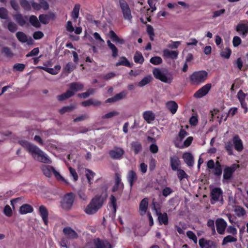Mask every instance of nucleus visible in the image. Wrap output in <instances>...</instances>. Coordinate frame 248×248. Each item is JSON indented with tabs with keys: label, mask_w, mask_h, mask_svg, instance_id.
Here are the masks:
<instances>
[{
	"label": "nucleus",
	"mask_w": 248,
	"mask_h": 248,
	"mask_svg": "<svg viewBox=\"0 0 248 248\" xmlns=\"http://www.w3.org/2000/svg\"><path fill=\"white\" fill-rule=\"evenodd\" d=\"M166 107L172 114H174L177 109L178 105L174 101H170L166 103Z\"/></svg>",
	"instance_id": "34"
},
{
	"label": "nucleus",
	"mask_w": 248,
	"mask_h": 248,
	"mask_svg": "<svg viewBox=\"0 0 248 248\" xmlns=\"http://www.w3.org/2000/svg\"><path fill=\"white\" fill-rule=\"evenodd\" d=\"M108 46L110 49L112 51V56L113 58H116L118 56V50L116 46L112 44L110 40H108L107 42Z\"/></svg>",
	"instance_id": "38"
},
{
	"label": "nucleus",
	"mask_w": 248,
	"mask_h": 248,
	"mask_svg": "<svg viewBox=\"0 0 248 248\" xmlns=\"http://www.w3.org/2000/svg\"><path fill=\"white\" fill-rule=\"evenodd\" d=\"M14 19L21 26H23L26 24V20L21 14L15 15L14 16Z\"/></svg>",
	"instance_id": "39"
},
{
	"label": "nucleus",
	"mask_w": 248,
	"mask_h": 248,
	"mask_svg": "<svg viewBox=\"0 0 248 248\" xmlns=\"http://www.w3.org/2000/svg\"><path fill=\"white\" fill-rule=\"evenodd\" d=\"M76 64H73L71 62H68L64 67V69L68 73H70L76 68Z\"/></svg>",
	"instance_id": "59"
},
{
	"label": "nucleus",
	"mask_w": 248,
	"mask_h": 248,
	"mask_svg": "<svg viewBox=\"0 0 248 248\" xmlns=\"http://www.w3.org/2000/svg\"><path fill=\"white\" fill-rule=\"evenodd\" d=\"M231 52L232 51L231 49L228 47H226L222 50L220 54L222 57L225 59H229L230 58Z\"/></svg>",
	"instance_id": "51"
},
{
	"label": "nucleus",
	"mask_w": 248,
	"mask_h": 248,
	"mask_svg": "<svg viewBox=\"0 0 248 248\" xmlns=\"http://www.w3.org/2000/svg\"><path fill=\"white\" fill-rule=\"evenodd\" d=\"M95 248H112L111 244L106 240H101L98 238L93 240Z\"/></svg>",
	"instance_id": "11"
},
{
	"label": "nucleus",
	"mask_w": 248,
	"mask_h": 248,
	"mask_svg": "<svg viewBox=\"0 0 248 248\" xmlns=\"http://www.w3.org/2000/svg\"><path fill=\"white\" fill-rule=\"evenodd\" d=\"M74 199L75 197L73 193H69L66 194L61 202V207L64 210H70L73 204Z\"/></svg>",
	"instance_id": "7"
},
{
	"label": "nucleus",
	"mask_w": 248,
	"mask_h": 248,
	"mask_svg": "<svg viewBox=\"0 0 248 248\" xmlns=\"http://www.w3.org/2000/svg\"><path fill=\"white\" fill-rule=\"evenodd\" d=\"M68 239L67 237L62 238L60 242L61 246L66 248H69L70 245Z\"/></svg>",
	"instance_id": "64"
},
{
	"label": "nucleus",
	"mask_w": 248,
	"mask_h": 248,
	"mask_svg": "<svg viewBox=\"0 0 248 248\" xmlns=\"http://www.w3.org/2000/svg\"><path fill=\"white\" fill-rule=\"evenodd\" d=\"M109 204L110 206L113 207V213L115 215L116 212L117 205H116V199L113 195H111L110 197Z\"/></svg>",
	"instance_id": "50"
},
{
	"label": "nucleus",
	"mask_w": 248,
	"mask_h": 248,
	"mask_svg": "<svg viewBox=\"0 0 248 248\" xmlns=\"http://www.w3.org/2000/svg\"><path fill=\"white\" fill-rule=\"evenodd\" d=\"M119 4L124 19L131 21L132 16L131 10L127 3L124 0H119Z\"/></svg>",
	"instance_id": "9"
},
{
	"label": "nucleus",
	"mask_w": 248,
	"mask_h": 248,
	"mask_svg": "<svg viewBox=\"0 0 248 248\" xmlns=\"http://www.w3.org/2000/svg\"><path fill=\"white\" fill-rule=\"evenodd\" d=\"M124 188L123 184L121 183V176L118 173L115 174V183L112 187V191L116 192L119 189L123 190Z\"/></svg>",
	"instance_id": "22"
},
{
	"label": "nucleus",
	"mask_w": 248,
	"mask_h": 248,
	"mask_svg": "<svg viewBox=\"0 0 248 248\" xmlns=\"http://www.w3.org/2000/svg\"><path fill=\"white\" fill-rule=\"evenodd\" d=\"M158 216V219L160 224H164L167 225L168 223V218L166 213H161V212L156 213Z\"/></svg>",
	"instance_id": "31"
},
{
	"label": "nucleus",
	"mask_w": 248,
	"mask_h": 248,
	"mask_svg": "<svg viewBox=\"0 0 248 248\" xmlns=\"http://www.w3.org/2000/svg\"><path fill=\"white\" fill-rule=\"evenodd\" d=\"M81 105L83 107H88L92 105L95 107H98L101 105V102L97 100L91 98L89 100L82 102L81 103Z\"/></svg>",
	"instance_id": "26"
},
{
	"label": "nucleus",
	"mask_w": 248,
	"mask_h": 248,
	"mask_svg": "<svg viewBox=\"0 0 248 248\" xmlns=\"http://www.w3.org/2000/svg\"><path fill=\"white\" fill-rule=\"evenodd\" d=\"M74 95V92L68 90L65 93L57 96V98L59 101H62L73 96Z\"/></svg>",
	"instance_id": "33"
},
{
	"label": "nucleus",
	"mask_w": 248,
	"mask_h": 248,
	"mask_svg": "<svg viewBox=\"0 0 248 248\" xmlns=\"http://www.w3.org/2000/svg\"><path fill=\"white\" fill-rule=\"evenodd\" d=\"M38 156L39 158H38V160L43 163L46 164H50L51 162L50 159L48 157V156L44 154L42 151V154H41V155H38Z\"/></svg>",
	"instance_id": "45"
},
{
	"label": "nucleus",
	"mask_w": 248,
	"mask_h": 248,
	"mask_svg": "<svg viewBox=\"0 0 248 248\" xmlns=\"http://www.w3.org/2000/svg\"><path fill=\"white\" fill-rule=\"evenodd\" d=\"M61 68V67L60 65H56L53 68H48L46 69V72L52 75H56L60 70Z\"/></svg>",
	"instance_id": "53"
},
{
	"label": "nucleus",
	"mask_w": 248,
	"mask_h": 248,
	"mask_svg": "<svg viewBox=\"0 0 248 248\" xmlns=\"http://www.w3.org/2000/svg\"><path fill=\"white\" fill-rule=\"evenodd\" d=\"M70 91L76 92L79 91H82L84 88V85L79 82H73L69 85Z\"/></svg>",
	"instance_id": "27"
},
{
	"label": "nucleus",
	"mask_w": 248,
	"mask_h": 248,
	"mask_svg": "<svg viewBox=\"0 0 248 248\" xmlns=\"http://www.w3.org/2000/svg\"><path fill=\"white\" fill-rule=\"evenodd\" d=\"M234 211L238 217H242L246 214L244 209L240 206H235Z\"/></svg>",
	"instance_id": "48"
},
{
	"label": "nucleus",
	"mask_w": 248,
	"mask_h": 248,
	"mask_svg": "<svg viewBox=\"0 0 248 248\" xmlns=\"http://www.w3.org/2000/svg\"><path fill=\"white\" fill-rule=\"evenodd\" d=\"M207 166L209 169L213 170V173L217 176H220L222 172V167L215 166V162L210 159L207 163Z\"/></svg>",
	"instance_id": "10"
},
{
	"label": "nucleus",
	"mask_w": 248,
	"mask_h": 248,
	"mask_svg": "<svg viewBox=\"0 0 248 248\" xmlns=\"http://www.w3.org/2000/svg\"><path fill=\"white\" fill-rule=\"evenodd\" d=\"M19 143L29 153H31L33 156L34 155H38L42 154V150L37 146L26 140H21L19 141Z\"/></svg>",
	"instance_id": "6"
},
{
	"label": "nucleus",
	"mask_w": 248,
	"mask_h": 248,
	"mask_svg": "<svg viewBox=\"0 0 248 248\" xmlns=\"http://www.w3.org/2000/svg\"><path fill=\"white\" fill-rule=\"evenodd\" d=\"M126 93L124 92H122L118 94H116L114 97L116 102L119 101L126 96Z\"/></svg>",
	"instance_id": "63"
},
{
	"label": "nucleus",
	"mask_w": 248,
	"mask_h": 248,
	"mask_svg": "<svg viewBox=\"0 0 248 248\" xmlns=\"http://www.w3.org/2000/svg\"><path fill=\"white\" fill-rule=\"evenodd\" d=\"M127 180L131 187L133 186L134 183L137 180V175L135 171L133 170H130L127 174Z\"/></svg>",
	"instance_id": "29"
},
{
	"label": "nucleus",
	"mask_w": 248,
	"mask_h": 248,
	"mask_svg": "<svg viewBox=\"0 0 248 248\" xmlns=\"http://www.w3.org/2000/svg\"><path fill=\"white\" fill-rule=\"evenodd\" d=\"M187 236L192 240L195 243H197V238L196 235L192 231H189L186 232Z\"/></svg>",
	"instance_id": "60"
},
{
	"label": "nucleus",
	"mask_w": 248,
	"mask_h": 248,
	"mask_svg": "<svg viewBox=\"0 0 248 248\" xmlns=\"http://www.w3.org/2000/svg\"><path fill=\"white\" fill-rule=\"evenodd\" d=\"M211 88V84H207L198 90L194 94V97L200 98L205 95L210 91Z\"/></svg>",
	"instance_id": "12"
},
{
	"label": "nucleus",
	"mask_w": 248,
	"mask_h": 248,
	"mask_svg": "<svg viewBox=\"0 0 248 248\" xmlns=\"http://www.w3.org/2000/svg\"><path fill=\"white\" fill-rule=\"evenodd\" d=\"M19 143L29 153H31L33 156L34 155H38L42 154V150L37 146L26 140H21L19 141Z\"/></svg>",
	"instance_id": "5"
},
{
	"label": "nucleus",
	"mask_w": 248,
	"mask_h": 248,
	"mask_svg": "<svg viewBox=\"0 0 248 248\" xmlns=\"http://www.w3.org/2000/svg\"><path fill=\"white\" fill-rule=\"evenodd\" d=\"M134 62L137 63L142 64L144 62V58L139 51H136L134 56Z\"/></svg>",
	"instance_id": "41"
},
{
	"label": "nucleus",
	"mask_w": 248,
	"mask_h": 248,
	"mask_svg": "<svg viewBox=\"0 0 248 248\" xmlns=\"http://www.w3.org/2000/svg\"><path fill=\"white\" fill-rule=\"evenodd\" d=\"M148 207V199H143L140 203L139 208L141 215L145 214Z\"/></svg>",
	"instance_id": "25"
},
{
	"label": "nucleus",
	"mask_w": 248,
	"mask_h": 248,
	"mask_svg": "<svg viewBox=\"0 0 248 248\" xmlns=\"http://www.w3.org/2000/svg\"><path fill=\"white\" fill-rule=\"evenodd\" d=\"M199 244L201 248H217V244L211 240H207L201 238L199 241Z\"/></svg>",
	"instance_id": "16"
},
{
	"label": "nucleus",
	"mask_w": 248,
	"mask_h": 248,
	"mask_svg": "<svg viewBox=\"0 0 248 248\" xmlns=\"http://www.w3.org/2000/svg\"><path fill=\"white\" fill-rule=\"evenodd\" d=\"M216 225L217 232L223 234L227 226V222L223 218H217L216 221Z\"/></svg>",
	"instance_id": "13"
},
{
	"label": "nucleus",
	"mask_w": 248,
	"mask_h": 248,
	"mask_svg": "<svg viewBox=\"0 0 248 248\" xmlns=\"http://www.w3.org/2000/svg\"><path fill=\"white\" fill-rule=\"evenodd\" d=\"M1 53L8 58H12L14 56V53L11 48L7 46H4L2 48Z\"/></svg>",
	"instance_id": "44"
},
{
	"label": "nucleus",
	"mask_w": 248,
	"mask_h": 248,
	"mask_svg": "<svg viewBox=\"0 0 248 248\" xmlns=\"http://www.w3.org/2000/svg\"><path fill=\"white\" fill-rule=\"evenodd\" d=\"M0 18L4 19L8 18V11L4 8H0Z\"/></svg>",
	"instance_id": "58"
},
{
	"label": "nucleus",
	"mask_w": 248,
	"mask_h": 248,
	"mask_svg": "<svg viewBox=\"0 0 248 248\" xmlns=\"http://www.w3.org/2000/svg\"><path fill=\"white\" fill-rule=\"evenodd\" d=\"M39 212L45 224L47 225L48 223V213L46 208L44 205L40 206L39 208Z\"/></svg>",
	"instance_id": "23"
},
{
	"label": "nucleus",
	"mask_w": 248,
	"mask_h": 248,
	"mask_svg": "<svg viewBox=\"0 0 248 248\" xmlns=\"http://www.w3.org/2000/svg\"><path fill=\"white\" fill-rule=\"evenodd\" d=\"M119 115V113L116 111H112L111 112H109L105 115L102 116V119H109L112 118L113 117Z\"/></svg>",
	"instance_id": "54"
},
{
	"label": "nucleus",
	"mask_w": 248,
	"mask_h": 248,
	"mask_svg": "<svg viewBox=\"0 0 248 248\" xmlns=\"http://www.w3.org/2000/svg\"><path fill=\"white\" fill-rule=\"evenodd\" d=\"M152 204L153 205V209L155 210L156 214L160 212V205L156 202L155 199L152 200Z\"/></svg>",
	"instance_id": "61"
},
{
	"label": "nucleus",
	"mask_w": 248,
	"mask_h": 248,
	"mask_svg": "<svg viewBox=\"0 0 248 248\" xmlns=\"http://www.w3.org/2000/svg\"><path fill=\"white\" fill-rule=\"evenodd\" d=\"M30 22L31 24L34 27L36 28H40L41 26L40 23L37 18V17L35 16H30Z\"/></svg>",
	"instance_id": "46"
},
{
	"label": "nucleus",
	"mask_w": 248,
	"mask_h": 248,
	"mask_svg": "<svg viewBox=\"0 0 248 248\" xmlns=\"http://www.w3.org/2000/svg\"><path fill=\"white\" fill-rule=\"evenodd\" d=\"M153 74L155 78L164 83L170 84L173 80L172 75L167 70L161 71L158 68H155Z\"/></svg>",
	"instance_id": "2"
},
{
	"label": "nucleus",
	"mask_w": 248,
	"mask_h": 248,
	"mask_svg": "<svg viewBox=\"0 0 248 248\" xmlns=\"http://www.w3.org/2000/svg\"><path fill=\"white\" fill-rule=\"evenodd\" d=\"M170 165L173 170H176L179 169L180 166V161L176 155H173L170 157Z\"/></svg>",
	"instance_id": "19"
},
{
	"label": "nucleus",
	"mask_w": 248,
	"mask_h": 248,
	"mask_svg": "<svg viewBox=\"0 0 248 248\" xmlns=\"http://www.w3.org/2000/svg\"><path fill=\"white\" fill-rule=\"evenodd\" d=\"M232 142L234 149L238 152H241L243 148V145L242 140L238 135H235L232 139Z\"/></svg>",
	"instance_id": "17"
},
{
	"label": "nucleus",
	"mask_w": 248,
	"mask_h": 248,
	"mask_svg": "<svg viewBox=\"0 0 248 248\" xmlns=\"http://www.w3.org/2000/svg\"><path fill=\"white\" fill-rule=\"evenodd\" d=\"M183 158L185 163L189 166L192 167L194 164V158L190 153H185L183 155Z\"/></svg>",
	"instance_id": "24"
},
{
	"label": "nucleus",
	"mask_w": 248,
	"mask_h": 248,
	"mask_svg": "<svg viewBox=\"0 0 248 248\" xmlns=\"http://www.w3.org/2000/svg\"><path fill=\"white\" fill-rule=\"evenodd\" d=\"M163 57L166 58L176 59L178 57V52L177 51L170 50L165 49L163 50Z\"/></svg>",
	"instance_id": "21"
},
{
	"label": "nucleus",
	"mask_w": 248,
	"mask_h": 248,
	"mask_svg": "<svg viewBox=\"0 0 248 248\" xmlns=\"http://www.w3.org/2000/svg\"><path fill=\"white\" fill-rule=\"evenodd\" d=\"M153 79V78L151 75L144 77L138 83V86L140 87H143L149 84Z\"/></svg>",
	"instance_id": "40"
},
{
	"label": "nucleus",
	"mask_w": 248,
	"mask_h": 248,
	"mask_svg": "<svg viewBox=\"0 0 248 248\" xmlns=\"http://www.w3.org/2000/svg\"><path fill=\"white\" fill-rule=\"evenodd\" d=\"M143 117L148 123H150L155 120V115L151 111H146L143 113Z\"/></svg>",
	"instance_id": "32"
},
{
	"label": "nucleus",
	"mask_w": 248,
	"mask_h": 248,
	"mask_svg": "<svg viewBox=\"0 0 248 248\" xmlns=\"http://www.w3.org/2000/svg\"><path fill=\"white\" fill-rule=\"evenodd\" d=\"M124 150L120 147H115L109 152L110 156L114 159L121 158L124 154Z\"/></svg>",
	"instance_id": "15"
},
{
	"label": "nucleus",
	"mask_w": 248,
	"mask_h": 248,
	"mask_svg": "<svg viewBox=\"0 0 248 248\" xmlns=\"http://www.w3.org/2000/svg\"><path fill=\"white\" fill-rule=\"evenodd\" d=\"M33 211L32 207L28 204H24L22 205L19 209V213L22 214H26L32 213Z\"/></svg>",
	"instance_id": "28"
},
{
	"label": "nucleus",
	"mask_w": 248,
	"mask_h": 248,
	"mask_svg": "<svg viewBox=\"0 0 248 248\" xmlns=\"http://www.w3.org/2000/svg\"><path fill=\"white\" fill-rule=\"evenodd\" d=\"M3 213L7 217H11L12 215V211L9 205H6L3 209Z\"/></svg>",
	"instance_id": "62"
},
{
	"label": "nucleus",
	"mask_w": 248,
	"mask_h": 248,
	"mask_svg": "<svg viewBox=\"0 0 248 248\" xmlns=\"http://www.w3.org/2000/svg\"><path fill=\"white\" fill-rule=\"evenodd\" d=\"M109 34L111 39L113 42L119 43L121 45L124 43V40L123 38H119L112 30L109 31Z\"/></svg>",
	"instance_id": "30"
},
{
	"label": "nucleus",
	"mask_w": 248,
	"mask_h": 248,
	"mask_svg": "<svg viewBox=\"0 0 248 248\" xmlns=\"http://www.w3.org/2000/svg\"><path fill=\"white\" fill-rule=\"evenodd\" d=\"M16 36L17 39L22 43H26L28 42V37L23 32H17L16 33Z\"/></svg>",
	"instance_id": "43"
},
{
	"label": "nucleus",
	"mask_w": 248,
	"mask_h": 248,
	"mask_svg": "<svg viewBox=\"0 0 248 248\" xmlns=\"http://www.w3.org/2000/svg\"><path fill=\"white\" fill-rule=\"evenodd\" d=\"M21 6L26 10H30L31 7L30 3L27 0H19Z\"/></svg>",
	"instance_id": "55"
},
{
	"label": "nucleus",
	"mask_w": 248,
	"mask_h": 248,
	"mask_svg": "<svg viewBox=\"0 0 248 248\" xmlns=\"http://www.w3.org/2000/svg\"><path fill=\"white\" fill-rule=\"evenodd\" d=\"M105 198L101 196H96L90 202L84 211L88 215L95 214L103 205Z\"/></svg>",
	"instance_id": "1"
},
{
	"label": "nucleus",
	"mask_w": 248,
	"mask_h": 248,
	"mask_svg": "<svg viewBox=\"0 0 248 248\" xmlns=\"http://www.w3.org/2000/svg\"><path fill=\"white\" fill-rule=\"evenodd\" d=\"M41 169L44 174L46 177H50L53 173L58 180L62 182L65 184L68 183L66 180L59 173V172L56 171L53 167L49 165H43L41 166Z\"/></svg>",
	"instance_id": "3"
},
{
	"label": "nucleus",
	"mask_w": 248,
	"mask_h": 248,
	"mask_svg": "<svg viewBox=\"0 0 248 248\" xmlns=\"http://www.w3.org/2000/svg\"><path fill=\"white\" fill-rule=\"evenodd\" d=\"M39 19L40 21L44 24H47L49 20V16L44 14L40 15L39 16Z\"/></svg>",
	"instance_id": "56"
},
{
	"label": "nucleus",
	"mask_w": 248,
	"mask_h": 248,
	"mask_svg": "<svg viewBox=\"0 0 248 248\" xmlns=\"http://www.w3.org/2000/svg\"><path fill=\"white\" fill-rule=\"evenodd\" d=\"M132 149L136 154L139 153L142 150L141 143L139 141H133L131 143Z\"/></svg>",
	"instance_id": "36"
},
{
	"label": "nucleus",
	"mask_w": 248,
	"mask_h": 248,
	"mask_svg": "<svg viewBox=\"0 0 248 248\" xmlns=\"http://www.w3.org/2000/svg\"><path fill=\"white\" fill-rule=\"evenodd\" d=\"M150 62L154 65H158L162 62V60L159 56H155L150 59Z\"/></svg>",
	"instance_id": "52"
},
{
	"label": "nucleus",
	"mask_w": 248,
	"mask_h": 248,
	"mask_svg": "<svg viewBox=\"0 0 248 248\" xmlns=\"http://www.w3.org/2000/svg\"><path fill=\"white\" fill-rule=\"evenodd\" d=\"M124 65L128 67H132L133 64L130 63L125 57H122L118 62L116 63V66Z\"/></svg>",
	"instance_id": "35"
},
{
	"label": "nucleus",
	"mask_w": 248,
	"mask_h": 248,
	"mask_svg": "<svg viewBox=\"0 0 248 248\" xmlns=\"http://www.w3.org/2000/svg\"><path fill=\"white\" fill-rule=\"evenodd\" d=\"M237 240V239L236 237L229 235L223 238L222 242V245L225 246L228 243L236 242Z\"/></svg>",
	"instance_id": "42"
},
{
	"label": "nucleus",
	"mask_w": 248,
	"mask_h": 248,
	"mask_svg": "<svg viewBox=\"0 0 248 248\" xmlns=\"http://www.w3.org/2000/svg\"><path fill=\"white\" fill-rule=\"evenodd\" d=\"M7 28L8 30L12 32H14L17 30V26L16 24L11 21L7 23Z\"/></svg>",
	"instance_id": "49"
},
{
	"label": "nucleus",
	"mask_w": 248,
	"mask_h": 248,
	"mask_svg": "<svg viewBox=\"0 0 248 248\" xmlns=\"http://www.w3.org/2000/svg\"><path fill=\"white\" fill-rule=\"evenodd\" d=\"M89 116L88 114H82V115L77 117L75 119H74L73 121H74V122H75V123L81 122V121H83L85 120H87V119H89Z\"/></svg>",
	"instance_id": "57"
},
{
	"label": "nucleus",
	"mask_w": 248,
	"mask_h": 248,
	"mask_svg": "<svg viewBox=\"0 0 248 248\" xmlns=\"http://www.w3.org/2000/svg\"><path fill=\"white\" fill-rule=\"evenodd\" d=\"M235 165L233 164L232 167H226L224 170L223 179L228 180L230 179L232 175L233 172L235 170Z\"/></svg>",
	"instance_id": "18"
},
{
	"label": "nucleus",
	"mask_w": 248,
	"mask_h": 248,
	"mask_svg": "<svg viewBox=\"0 0 248 248\" xmlns=\"http://www.w3.org/2000/svg\"><path fill=\"white\" fill-rule=\"evenodd\" d=\"M245 23L238 24L236 27V30L238 32L242 33V35L243 37H245L247 35V33L248 31V22L247 21H244Z\"/></svg>",
	"instance_id": "20"
},
{
	"label": "nucleus",
	"mask_w": 248,
	"mask_h": 248,
	"mask_svg": "<svg viewBox=\"0 0 248 248\" xmlns=\"http://www.w3.org/2000/svg\"><path fill=\"white\" fill-rule=\"evenodd\" d=\"M211 200L210 202L212 204H214L217 202H220L223 203V192L220 188H213L210 193Z\"/></svg>",
	"instance_id": "8"
},
{
	"label": "nucleus",
	"mask_w": 248,
	"mask_h": 248,
	"mask_svg": "<svg viewBox=\"0 0 248 248\" xmlns=\"http://www.w3.org/2000/svg\"><path fill=\"white\" fill-rule=\"evenodd\" d=\"M80 8V4H76L71 12V16L74 21H76L78 17Z\"/></svg>",
	"instance_id": "37"
},
{
	"label": "nucleus",
	"mask_w": 248,
	"mask_h": 248,
	"mask_svg": "<svg viewBox=\"0 0 248 248\" xmlns=\"http://www.w3.org/2000/svg\"><path fill=\"white\" fill-rule=\"evenodd\" d=\"M76 107L73 105H70L69 106H65L59 110V112L61 114H63L66 112H70L73 111L75 108Z\"/></svg>",
	"instance_id": "47"
},
{
	"label": "nucleus",
	"mask_w": 248,
	"mask_h": 248,
	"mask_svg": "<svg viewBox=\"0 0 248 248\" xmlns=\"http://www.w3.org/2000/svg\"><path fill=\"white\" fill-rule=\"evenodd\" d=\"M63 233L69 239H75L78 237V233L71 227H66L63 229Z\"/></svg>",
	"instance_id": "14"
},
{
	"label": "nucleus",
	"mask_w": 248,
	"mask_h": 248,
	"mask_svg": "<svg viewBox=\"0 0 248 248\" xmlns=\"http://www.w3.org/2000/svg\"><path fill=\"white\" fill-rule=\"evenodd\" d=\"M208 76V73L205 71H199L193 73L190 76V81L193 84H200L203 82Z\"/></svg>",
	"instance_id": "4"
}]
</instances>
